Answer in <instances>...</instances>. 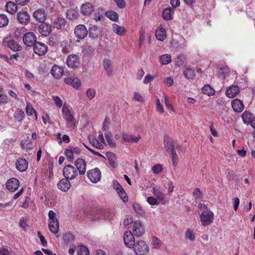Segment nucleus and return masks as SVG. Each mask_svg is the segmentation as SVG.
<instances>
[{"label":"nucleus","mask_w":255,"mask_h":255,"mask_svg":"<svg viewBox=\"0 0 255 255\" xmlns=\"http://www.w3.org/2000/svg\"><path fill=\"white\" fill-rule=\"evenodd\" d=\"M62 113L63 118L66 122V128L74 129L76 125L74 115L71 107L68 104L65 103L63 106Z\"/></svg>","instance_id":"f257e3e1"},{"label":"nucleus","mask_w":255,"mask_h":255,"mask_svg":"<svg viewBox=\"0 0 255 255\" xmlns=\"http://www.w3.org/2000/svg\"><path fill=\"white\" fill-rule=\"evenodd\" d=\"M48 217L49 218V223H48V227L51 232H52L56 237H59V223L57 219L55 217V213L53 210H51L49 211Z\"/></svg>","instance_id":"f03ea898"},{"label":"nucleus","mask_w":255,"mask_h":255,"mask_svg":"<svg viewBox=\"0 0 255 255\" xmlns=\"http://www.w3.org/2000/svg\"><path fill=\"white\" fill-rule=\"evenodd\" d=\"M132 248L137 255H146L149 250L147 244L142 240L135 242Z\"/></svg>","instance_id":"7ed1b4c3"},{"label":"nucleus","mask_w":255,"mask_h":255,"mask_svg":"<svg viewBox=\"0 0 255 255\" xmlns=\"http://www.w3.org/2000/svg\"><path fill=\"white\" fill-rule=\"evenodd\" d=\"M200 218L202 225L207 226L213 223L214 214L211 210L207 209L201 214Z\"/></svg>","instance_id":"20e7f679"},{"label":"nucleus","mask_w":255,"mask_h":255,"mask_svg":"<svg viewBox=\"0 0 255 255\" xmlns=\"http://www.w3.org/2000/svg\"><path fill=\"white\" fill-rule=\"evenodd\" d=\"M63 173L65 177L69 180H74L78 175V172L75 166L70 164L65 166Z\"/></svg>","instance_id":"39448f33"},{"label":"nucleus","mask_w":255,"mask_h":255,"mask_svg":"<svg viewBox=\"0 0 255 255\" xmlns=\"http://www.w3.org/2000/svg\"><path fill=\"white\" fill-rule=\"evenodd\" d=\"M33 50L35 54L44 56L47 52L48 47L45 44L36 41L33 46Z\"/></svg>","instance_id":"423d86ee"},{"label":"nucleus","mask_w":255,"mask_h":255,"mask_svg":"<svg viewBox=\"0 0 255 255\" xmlns=\"http://www.w3.org/2000/svg\"><path fill=\"white\" fill-rule=\"evenodd\" d=\"M87 175L90 181L95 183L99 182L101 178V172L97 167L88 171Z\"/></svg>","instance_id":"0eeeda50"},{"label":"nucleus","mask_w":255,"mask_h":255,"mask_svg":"<svg viewBox=\"0 0 255 255\" xmlns=\"http://www.w3.org/2000/svg\"><path fill=\"white\" fill-rule=\"evenodd\" d=\"M24 44L27 46H33L36 41V36L33 32H27L23 37Z\"/></svg>","instance_id":"6e6552de"},{"label":"nucleus","mask_w":255,"mask_h":255,"mask_svg":"<svg viewBox=\"0 0 255 255\" xmlns=\"http://www.w3.org/2000/svg\"><path fill=\"white\" fill-rule=\"evenodd\" d=\"M66 63L70 68H77L80 64V59L77 55L71 54L67 57Z\"/></svg>","instance_id":"1a4fd4ad"},{"label":"nucleus","mask_w":255,"mask_h":255,"mask_svg":"<svg viewBox=\"0 0 255 255\" xmlns=\"http://www.w3.org/2000/svg\"><path fill=\"white\" fill-rule=\"evenodd\" d=\"M124 240L125 242V245L126 247L128 248H132L135 244V239L131 232L129 230L126 231L124 236Z\"/></svg>","instance_id":"9d476101"},{"label":"nucleus","mask_w":255,"mask_h":255,"mask_svg":"<svg viewBox=\"0 0 255 255\" xmlns=\"http://www.w3.org/2000/svg\"><path fill=\"white\" fill-rule=\"evenodd\" d=\"M88 34V30L84 24H79L75 27V35L79 39H84Z\"/></svg>","instance_id":"9b49d317"},{"label":"nucleus","mask_w":255,"mask_h":255,"mask_svg":"<svg viewBox=\"0 0 255 255\" xmlns=\"http://www.w3.org/2000/svg\"><path fill=\"white\" fill-rule=\"evenodd\" d=\"M28 162L24 157H19L15 163V168L18 171H25L28 167Z\"/></svg>","instance_id":"f8f14e48"},{"label":"nucleus","mask_w":255,"mask_h":255,"mask_svg":"<svg viewBox=\"0 0 255 255\" xmlns=\"http://www.w3.org/2000/svg\"><path fill=\"white\" fill-rule=\"evenodd\" d=\"M94 11V7L91 3L86 2L80 7V12L85 16L91 15Z\"/></svg>","instance_id":"ddd939ff"},{"label":"nucleus","mask_w":255,"mask_h":255,"mask_svg":"<svg viewBox=\"0 0 255 255\" xmlns=\"http://www.w3.org/2000/svg\"><path fill=\"white\" fill-rule=\"evenodd\" d=\"M164 145L165 148V150L167 152H172L175 150V147H178V144H176L174 143L173 140H172L168 136L165 135L164 138Z\"/></svg>","instance_id":"4468645a"},{"label":"nucleus","mask_w":255,"mask_h":255,"mask_svg":"<svg viewBox=\"0 0 255 255\" xmlns=\"http://www.w3.org/2000/svg\"><path fill=\"white\" fill-rule=\"evenodd\" d=\"M46 13L44 8H38L33 13V16L37 22H44L46 18Z\"/></svg>","instance_id":"2eb2a0df"},{"label":"nucleus","mask_w":255,"mask_h":255,"mask_svg":"<svg viewBox=\"0 0 255 255\" xmlns=\"http://www.w3.org/2000/svg\"><path fill=\"white\" fill-rule=\"evenodd\" d=\"M133 232L135 237H140L144 234L145 229L140 221H134L133 226Z\"/></svg>","instance_id":"dca6fc26"},{"label":"nucleus","mask_w":255,"mask_h":255,"mask_svg":"<svg viewBox=\"0 0 255 255\" xmlns=\"http://www.w3.org/2000/svg\"><path fill=\"white\" fill-rule=\"evenodd\" d=\"M65 83L75 89H79L82 85L81 80L76 77H69L65 78Z\"/></svg>","instance_id":"f3484780"},{"label":"nucleus","mask_w":255,"mask_h":255,"mask_svg":"<svg viewBox=\"0 0 255 255\" xmlns=\"http://www.w3.org/2000/svg\"><path fill=\"white\" fill-rule=\"evenodd\" d=\"M75 165L78 173L81 175L85 174L86 163L84 159L82 158H78L75 161Z\"/></svg>","instance_id":"a211bd4d"},{"label":"nucleus","mask_w":255,"mask_h":255,"mask_svg":"<svg viewBox=\"0 0 255 255\" xmlns=\"http://www.w3.org/2000/svg\"><path fill=\"white\" fill-rule=\"evenodd\" d=\"M19 186V182L17 178L12 177L7 180L6 183L7 189L11 191L14 192L16 191Z\"/></svg>","instance_id":"6ab92c4d"},{"label":"nucleus","mask_w":255,"mask_h":255,"mask_svg":"<svg viewBox=\"0 0 255 255\" xmlns=\"http://www.w3.org/2000/svg\"><path fill=\"white\" fill-rule=\"evenodd\" d=\"M69 180L66 177L60 179L57 184L58 188L63 192L68 191L71 186Z\"/></svg>","instance_id":"aec40b11"},{"label":"nucleus","mask_w":255,"mask_h":255,"mask_svg":"<svg viewBox=\"0 0 255 255\" xmlns=\"http://www.w3.org/2000/svg\"><path fill=\"white\" fill-rule=\"evenodd\" d=\"M38 29L41 35L47 36L51 32V25L43 22L39 25Z\"/></svg>","instance_id":"412c9836"},{"label":"nucleus","mask_w":255,"mask_h":255,"mask_svg":"<svg viewBox=\"0 0 255 255\" xmlns=\"http://www.w3.org/2000/svg\"><path fill=\"white\" fill-rule=\"evenodd\" d=\"M141 136L140 135L134 136V134L123 133L122 135V139L125 143L137 142L139 140Z\"/></svg>","instance_id":"4be33fe9"},{"label":"nucleus","mask_w":255,"mask_h":255,"mask_svg":"<svg viewBox=\"0 0 255 255\" xmlns=\"http://www.w3.org/2000/svg\"><path fill=\"white\" fill-rule=\"evenodd\" d=\"M231 105L233 109L236 113L242 112L245 108L243 102L238 99L233 100L232 101Z\"/></svg>","instance_id":"5701e85b"},{"label":"nucleus","mask_w":255,"mask_h":255,"mask_svg":"<svg viewBox=\"0 0 255 255\" xmlns=\"http://www.w3.org/2000/svg\"><path fill=\"white\" fill-rule=\"evenodd\" d=\"M30 15L26 11H20L17 13L18 21L22 24H27L30 20Z\"/></svg>","instance_id":"b1692460"},{"label":"nucleus","mask_w":255,"mask_h":255,"mask_svg":"<svg viewBox=\"0 0 255 255\" xmlns=\"http://www.w3.org/2000/svg\"><path fill=\"white\" fill-rule=\"evenodd\" d=\"M240 92V88L237 86L229 87L226 91V96L229 98H234Z\"/></svg>","instance_id":"393cba45"},{"label":"nucleus","mask_w":255,"mask_h":255,"mask_svg":"<svg viewBox=\"0 0 255 255\" xmlns=\"http://www.w3.org/2000/svg\"><path fill=\"white\" fill-rule=\"evenodd\" d=\"M64 71L63 67L56 65H54L51 70V74L55 79H59L62 77L64 74Z\"/></svg>","instance_id":"a878e982"},{"label":"nucleus","mask_w":255,"mask_h":255,"mask_svg":"<svg viewBox=\"0 0 255 255\" xmlns=\"http://www.w3.org/2000/svg\"><path fill=\"white\" fill-rule=\"evenodd\" d=\"M66 20L62 16H57L54 19V27L58 29H63L65 27Z\"/></svg>","instance_id":"bb28decb"},{"label":"nucleus","mask_w":255,"mask_h":255,"mask_svg":"<svg viewBox=\"0 0 255 255\" xmlns=\"http://www.w3.org/2000/svg\"><path fill=\"white\" fill-rule=\"evenodd\" d=\"M103 66L107 72L108 76L110 77L113 74V65L112 61L108 59H105L103 60Z\"/></svg>","instance_id":"cd10ccee"},{"label":"nucleus","mask_w":255,"mask_h":255,"mask_svg":"<svg viewBox=\"0 0 255 255\" xmlns=\"http://www.w3.org/2000/svg\"><path fill=\"white\" fill-rule=\"evenodd\" d=\"M155 37L158 40H164L166 37L165 28L164 27H159L157 28L155 30Z\"/></svg>","instance_id":"c85d7f7f"},{"label":"nucleus","mask_w":255,"mask_h":255,"mask_svg":"<svg viewBox=\"0 0 255 255\" xmlns=\"http://www.w3.org/2000/svg\"><path fill=\"white\" fill-rule=\"evenodd\" d=\"M106 156L109 161V164L113 167L116 166V163H117V156L115 153L111 152H108L106 153Z\"/></svg>","instance_id":"c756f323"},{"label":"nucleus","mask_w":255,"mask_h":255,"mask_svg":"<svg viewBox=\"0 0 255 255\" xmlns=\"http://www.w3.org/2000/svg\"><path fill=\"white\" fill-rule=\"evenodd\" d=\"M5 7L6 11L12 14H14L17 9V5L13 1L6 2Z\"/></svg>","instance_id":"7c9ffc66"},{"label":"nucleus","mask_w":255,"mask_h":255,"mask_svg":"<svg viewBox=\"0 0 255 255\" xmlns=\"http://www.w3.org/2000/svg\"><path fill=\"white\" fill-rule=\"evenodd\" d=\"M21 148L26 151L32 149L34 146V142L29 140H22L20 143Z\"/></svg>","instance_id":"2f4dec72"},{"label":"nucleus","mask_w":255,"mask_h":255,"mask_svg":"<svg viewBox=\"0 0 255 255\" xmlns=\"http://www.w3.org/2000/svg\"><path fill=\"white\" fill-rule=\"evenodd\" d=\"M79 14L75 9L70 8L67 10L66 12V17L67 18L73 20L79 17Z\"/></svg>","instance_id":"473e14b6"},{"label":"nucleus","mask_w":255,"mask_h":255,"mask_svg":"<svg viewBox=\"0 0 255 255\" xmlns=\"http://www.w3.org/2000/svg\"><path fill=\"white\" fill-rule=\"evenodd\" d=\"M88 33L89 36L92 38L97 37L99 34L98 27L95 25H91L89 27Z\"/></svg>","instance_id":"72a5a7b5"},{"label":"nucleus","mask_w":255,"mask_h":255,"mask_svg":"<svg viewBox=\"0 0 255 255\" xmlns=\"http://www.w3.org/2000/svg\"><path fill=\"white\" fill-rule=\"evenodd\" d=\"M183 74L187 79H193L195 77V70L191 68L189 66L185 65V68L183 70Z\"/></svg>","instance_id":"f704fd0d"},{"label":"nucleus","mask_w":255,"mask_h":255,"mask_svg":"<svg viewBox=\"0 0 255 255\" xmlns=\"http://www.w3.org/2000/svg\"><path fill=\"white\" fill-rule=\"evenodd\" d=\"M6 45L13 51L20 50L21 47L14 40H9L6 41Z\"/></svg>","instance_id":"c9c22d12"},{"label":"nucleus","mask_w":255,"mask_h":255,"mask_svg":"<svg viewBox=\"0 0 255 255\" xmlns=\"http://www.w3.org/2000/svg\"><path fill=\"white\" fill-rule=\"evenodd\" d=\"M203 94H206L208 96H212L215 94L216 91L212 88L208 84H206L202 89Z\"/></svg>","instance_id":"e433bc0d"},{"label":"nucleus","mask_w":255,"mask_h":255,"mask_svg":"<svg viewBox=\"0 0 255 255\" xmlns=\"http://www.w3.org/2000/svg\"><path fill=\"white\" fill-rule=\"evenodd\" d=\"M106 13V12L104 10V9L101 7L96 9L94 14V19L95 21H97V20H101Z\"/></svg>","instance_id":"4c0bfd02"},{"label":"nucleus","mask_w":255,"mask_h":255,"mask_svg":"<svg viewBox=\"0 0 255 255\" xmlns=\"http://www.w3.org/2000/svg\"><path fill=\"white\" fill-rule=\"evenodd\" d=\"M24 112L23 110L17 109L14 113V118L18 122H21L24 119Z\"/></svg>","instance_id":"58836bf2"},{"label":"nucleus","mask_w":255,"mask_h":255,"mask_svg":"<svg viewBox=\"0 0 255 255\" xmlns=\"http://www.w3.org/2000/svg\"><path fill=\"white\" fill-rule=\"evenodd\" d=\"M242 118L244 123H250L253 119V114L251 112L246 111L242 114Z\"/></svg>","instance_id":"ea45409f"},{"label":"nucleus","mask_w":255,"mask_h":255,"mask_svg":"<svg viewBox=\"0 0 255 255\" xmlns=\"http://www.w3.org/2000/svg\"><path fill=\"white\" fill-rule=\"evenodd\" d=\"M60 46L61 48L63 53H68L69 49L70 48V44L67 40L65 39L62 41L60 44Z\"/></svg>","instance_id":"a19ab883"},{"label":"nucleus","mask_w":255,"mask_h":255,"mask_svg":"<svg viewBox=\"0 0 255 255\" xmlns=\"http://www.w3.org/2000/svg\"><path fill=\"white\" fill-rule=\"evenodd\" d=\"M113 28L114 32L119 35H122L125 32V28L117 24H113Z\"/></svg>","instance_id":"79ce46f5"},{"label":"nucleus","mask_w":255,"mask_h":255,"mask_svg":"<svg viewBox=\"0 0 255 255\" xmlns=\"http://www.w3.org/2000/svg\"><path fill=\"white\" fill-rule=\"evenodd\" d=\"M173 10L170 7H167L164 9L162 12V17L165 20H170L172 18V12Z\"/></svg>","instance_id":"37998d69"},{"label":"nucleus","mask_w":255,"mask_h":255,"mask_svg":"<svg viewBox=\"0 0 255 255\" xmlns=\"http://www.w3.org/2000/svg\"><path fill=\"white\" fill-rule=\"evenodd\" d=\"M159 61L162 65H167L171 61V57L168 54H164L159 57Z\"/></svg>","instance_id":"c03bdc74"},{"label":"nucleus","mask_w":255,"mask_h":255,"mask_svg":"<svg viewBox=\"0 0 255 255\" xmlns=\"http://www.w3.org/2000/svg\"><path fill=\"white\" fill-rule=\"evenodd\" d=\"M106 15L113 21L116 22L119 19L118 14L114 11L111 10L106 12Z\"/></svg>","instance_id":"a18cd8bd"},{"label":"nucleus","mask_w":255,"mask_h":255,"mask_svg":"<svg viewBox=\"0 0 255 255\" xmlns=\"http://www.w3.org/2000/svg\"><path fill=\"white\" fill-rule=\"evenodd\" d=\"M105 137L108 143L111 146H116V143L113 139V135L111 132H107L105 133Z\"/></svg>","instance_id":"49530a36"},{"label":"nucleus","mask_w":255,"mask_h":255,"mask_svg":"<svg viewBox=\"0 0 255 255\" xmlns=\"http://www.w3.org/2000/svg\"><path fill=\"white\" fill-rule=\"evenodd\" d=\"M9 22V19L4 14H0V27H4L7 26Z\"/></svg>","instance_id":"de8ad7c7"},{"label":"nucleus","mask_w":255,"mask_h":255,"mask_svg":"<svg viewBox=\"0 0 255 255\" xmlns=\"http://www.w3.org/2000/svg\"><path fill=\"white\" fill-rule=\"evenodd\" d=\"M185 237L189 240L193 242L196 240V235L194 231L190 229L187 230L185 232Z\"/></svg>","instance_id":"09e8293b"},{"label":"nucleus","mask_w":255,"mask_h":255,"mask_svg":"<svg viewBox=\"0 0 255 255\" xmlns=\"http://www.w3.org/2000/svg\"><path fill=\"white\" fill-rule=\"evenodd\" d=\"M65 155L68 160H73L74 158L72 146H70L65 150Z\"/></svg>","instance_id":"8fccbe9b"},{"label":"nucleus","mask_w":255,"mask_h":255,"mask_svg":"<svg viewBox=\"0 0 255 255\" xmlns=\"http://www.w3.org/2000/svg\"><path fill=\"white\" fill-rule=\"evenodd\" d=\"M25 112L28 116H31L35 113L36 119H37L36 112L31 105L27 104L25 108Z\"/></svg>","instance_id":"3c124183"},{"label":"nucleus","mask_w":255,"mask_h":255,"mask_svg":"<svg viewBox=\"0 0 255 255\" xmlns=\"http://www.w3.org/2000/svg\"><path fill=\"white\" fill-rule=\"evenodd\" d=\"M86 94L88 99L91 100L95 98L96 91L95 89L89 88L87 90Z\"/></svg>","instance_id":"603ef678"},{"label":"nucleus","mask_w":255,"mask_h":255,"mask_svg":"<svg viewBox=\"0 0 255 255\" xmlns=\"http://www.w3.org/2000/svg\"><path fill=\"white\" fill-rule=\"evenodd\" d=\"M163 170V166L161 164H156L152 167V171L155 174L161 173Z\"/></svg>","instance_id":"864d4df0"},{"label":"nucleus","mask_w":255,"mask_h":255,"mask_svg":"<svg viewBox=\"0 0 255 255\" xmlns=\"http://www.w3.org/2000/svg\"><path fill=\"white\" fill-rule=\"evenodd\" d=\"M90 143L95 147V148H97V149H101L103 148V145L101 143L98 139L96 138H93L90 140Z\"/></svg>","instance_id":"5fc2aeb1"},{"label":"nucleus","mask_w":255,"mask_h":255,"mask_svg":"<svg viewBox=\"0 0 255 255\" xmlns=\"http://www.w3.org/2000/svg\"><path fill=\"white\" fill-rule=\"evenodd\" d=\"M120 197L123 200V202L126 203L128 201V197L126 194V192L125 191L124 188H122L119 191L117 192Z\"/></svg>","instance_id":"6e6d98bb"},{"label":"nucleus","mask_w":255,"mask_h":255,"mask_svg":"<svg viewBox=\"0 0 255 255\" xmlns=\"http://www.w3.org/2000/svg\"><path fill=\"white\" fill-rule=\"evenodd\" d=\"M78 255H89V251L87 248L84 246L80 247L78 252Z\"/></svg>","instance_id":"4d7b16f0"},{"label":"nucleus","mask_w":255,"mask_h":255,"mask_svg":"<svg viewBox=\"0 0 255 255\" xmlns=\"http://www.w3.org/2000/svg\"><path fill=\"white\" fill-rule=\"evenodd\" d=\"M152 193L156 197V198L158 199H162L164 198L163 194L158 189L156 188V187H153L152 188Z\"/></svg>","instance_id":"13d9d810"},{"label":"nucleus","mask_w":255,"mask_h":255,"mask_svg":"<svg viewBox=\"0 0 255 255\" xmlns=\"http://www.w3.org/2000/svg\"><path fill=\"white\" fill-rule=\"evenodd\" d=\"M63 239L64 242L66 244H68L72 241H73L74 239V236L70 233L65 234L63 236Z\"/></svg>","instance_id":"bf43d9fd"},{"label":"nucleus","mask_w":255,"mask_h":255,"mask_svg":"<svg viewBox=\"0 0 255 255\" xmlns=\"http://www.w3.org/2000/svg\"><path fill=\"white\" fill-rule=\"evenodd\" d=\"M53 100L55 102L56 106L60 108L62 107L63 102V101L58 96H53Z\"/></svg>","instance_id":"052dcab7"},{"label":"nucleus","mask_w":255,"mask_h":255,"mask_svg":"<svg viewBox=\"0 0 255 255\" xmlns=\"http://www.w3.org/2000/svg\"><path fill=\"white\" fill-rule=\"evenodd\" d=\"M156 111L160 114H162L164 112V108L158 99L156 100Z\"/></svg>","instance_id":"680f3d73"},{"label":"nucleus","mask_w":255,"mask_h":255,"mask_svg":"<svg viewBox=\"0 0 255 255\" xmlns=\"http://www.w3.org/2000/svg\"><path fill=\"white\" fill-rule=\"evenodd\" d=\"M201 196L202 193L200 189L198 188H195L193 193V196L195 198V200L201 198Z\"/></svg>","instance_id":"e2e57ef3"},{"label":"nucleus","mask_w":255,"mask_h":255,"mask_svg":"<svg viewBox=\"0 0 255 255\" xmlns=\"http://www.w3.org/2000/svg\"><path fill=\"white\" fill-rule=\"evenodd\" d=\"M146 201L151 205H155L158 204L157 199L152 196L148 197L146 199Z\"/></svg>","instance_id":"0e129e2a"},{"label":"nucleus","mask_w":255,"mask_h":255,"mask_svg":"<svg viewBox=\"0 0 255 255\" xmlns=\"http://www.w3.org/2000/svg\"><path fill=\"white\" fill-rule=\"evenodd\" d=\"M19 226L24 230H26L28 229V226L24 218L22 217L19 220Z\"/></svg>","instance_id":"69168bd1"},{"label":"nucleus","mask_w":255,"mask_h":255,"mask_svg":"<svg viewBox=\"0 0 255 255\" xmlns=\"http://www.w3.org/2000/svg\"><path fill=\"white\" fill-rule=\"evenodd\" d=\"M160 240L156 237L152 238V245L154 248H159L160 247Z\"/></svg>","instance_id":"338daca9"},{"label":"nucleus","mask_w":255,"mask_h":255,"mask_svg":"<svg viewBox=\"0 0 255 255\" xmlns=\"http://www.w3.org/2000/svg\"><path fill=\"white\" fill-rule=\"evenodd\" d=\"M154 79V77L153 76L147 74L144 79L143 83L144 84H148V83L153 81Z\"/></svg>","instance_id":"774afa93"}]
</instances>
